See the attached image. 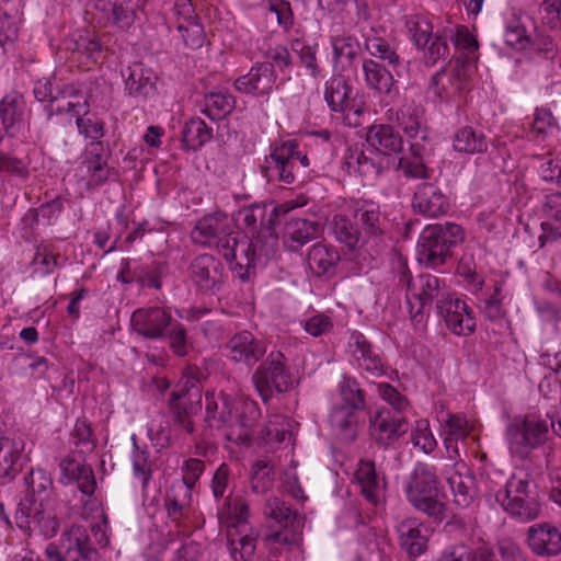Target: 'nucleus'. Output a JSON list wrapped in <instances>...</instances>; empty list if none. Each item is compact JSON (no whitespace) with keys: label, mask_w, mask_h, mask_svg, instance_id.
Here are the masks:
<instances>
[{"label":"nucleus","mask_w":561,"mask_h":561,"mask_svg":"<svg viewBox=\"0 0 561 561\" xmlns=\"http://www.w3.org/2000/svg\"><path fill=\"white\" fill-rule=\"evenodd\" d=\"M192 240L204 247H215L230 263V268L242 280L249 278V270L262 259L273 257L277 251V237L270 234L262 244L261 237L249 243L248 237L233 230L232 219L224 211L202 217L191 232Z\"/></svg>","instance_id":"1"},{"label":"nucleus","mask_w":561,"mask_h":561,"mask_svg":"<svg viewBox=\"0 0 561 561\" xmlns=\"http://www.w3.org/2000/svg\"><path fill=\"white\" fill-rule=\"evenodd\" d=\"M205 422L209 428L222 432L229 442L242 445L249 443L255 417L240 411V402L224 392L205 393Z\"/></svg>","instance_id":"2"},{"label":"nucleus","mask_w":561,"mask_h":561,"mask_svg":"<svg viewBox=\"0 0 561 561\" xmlns=\"http://www.w3.org/2000/svg\"><path fill=\"white\" fill-rule=\"evenodd\" d=\"M438 486L435 467L417 463L407 482L405 494L415 510L440 523L447 517V506Z\"/></svg>","instance_id":"3"},{"label":"nucleus","mask_w":561,"mask_h":561,"mask_svg":"<svg viewBox=\"0 0 561 561\" xmlns=\"http://www.w3.org/2000/svg\"><path fill=\"white\" fill-rule=\"evenodd\" d=\"M463 240L465 231L457 224L428 225L417 240V261L426 267L437 268L451 256L450 250Z\"/></svg>","instance_id":"4"},{"label":"nucleus","mask_w":561,"mask_h":561,"mask_svg":"<svg viewBox=\"0 0 561 561\" xmlns=\"http://www.w3.org/2000/svg\"><path fill=\"white\" fill-rule=\"evenodd\" d=\"M400 280L407 283V299L412 318L421 314L426 308L430 309L433 302L438 309L439 305L453 295L446 284L432 274H421L410 278L404 272Z\"/></svg>","instance_id":"5"},{"label":"nucleus","mask_w":561,"mask_h":561,"mask_svg":"<svg viewBox=\"0 0 561 561\" xmlns=\"http://www.w3.org/2000/svg\"><path fill=\"white\" fill-rule=\"evenodd\" d=\"M263 516L267 523H274L282 529L266 534L264 540L270 543L290 546L297 542L296 533L304 526L305 518L291 506L278 496L272 495L266 499Z\"/></svg>","instance_id":"6"},{"label":"nucleus","mask_w":561,"mask_h":561,"mask_svg":"<svg viewBox=\"0 0 561 561\" xmlns=\"http://www.w3.org/2000/svg\"><path fill=\"white\" fill-rule=\"evenodd\" d=\"M495 499L510 515L522 522L534 520L541 512L536 492L529 489V481L516 476L506 482Z\"/></svg>","instance_id":"7"},{"label":"nucleus","mask_w":561,"mask_h":561,"mask_svg":"<svg viewBox=\"0 0 561 561\" xmlns=\"http://www.w3.org/2000/svg\"><path fill=\"white\" fill-rule=\"evenodd\" d=\"M48 561H96V550L92 547L84 526L73 525L66 529L59 543H48L45 549Z\"/></svg>","instance_id":"8"},{"label":"nucleus","mask_w":561,"mask_h":561,"mask_svg":"<svg viewBox=\"0 0 561 561\" xmlns=\"http://www.w3.org/2000/svg\"><path fill=\"white\" fill-rule=\"evenodd\" d=\"M324 100L332 112L345 114L350 125H358L357 121L366 111L363 95H353L350 80L343 76H334L325 82Z\"/></svg>","instance_id":"9"},{"label":"nucleus","mask_w":561,"mask_h":561,"mask_svg":"<svg viewBox=\"0 0 561 561\" xmlns=\"http://www.w3.org/2000/svg\"><path fill=\"white\" fill-rule=\"evenodd\" d=\"M18 525L30 531L38 530L45 538L54 537L60 523L56 513V501H22L16 511Z\"/></svg>","instance_id":"10"},{"label":"nucleus","mask_w":561,"mask_h":561,"mask_svg":"<svg viewBox=\"0 0 561 561\" xmlns=\"http://www.w3.org/2000/svg\"><path fill=\"white\" fill-rule=\"evenodd\" d=\"M284 356L279 352H272L252 374V382L264 402L274 393L287 391L290 386V376L283 363Z\"/></svg>","instance_id":"11"},{"label":"nucleus","mask_w":561,"mask_h":561,"mask_svg":"<svg viewBox=\"0 0 561 561\" xmlns=\"http://www.w3.org/2000/svg\"><path fill=\"white\" fill-rule=\"evenodd\" d=\"M167 25L175 28L191 49L201 48L205 41V32L191 0H175L167 14Z\"/></svg>","instance_id":"12"},{"label":"nucleus","mask_w":561,"mask_h":561,"mask_svg":"<svg viewBox=\"0 0 561 561\" xmlns=\"http://www.w3.org/2000/svg\"><path fill=\"white\" fill-rule=\"evenodd\" d=\"M296 147L294 141H286L275 147L271 154L265 158L262 173L268 181L291 184L295 181L293 172L295 161L299 160L304 167L309 165L308 157L298 152Z\"/></svg>","instance_id":"13"},{"label":"nucleus","mask_w":561,"mask_h":561,"mask_svg":"<svg viewBox=\"0 0 561 561\" xmlns=\"http://www.w3.org/2000/svg\"><path fill=\"white\" fill-rule=\"evenodd\" d=\"M187 275L191 283L206 294H217L225 283L224 265L210 254L196 256L190 263Z\"/></svg>","instance_id":"14"},{"label":"nucleus","mask_w":561,"mask_h":561,"mask_svg":"<svg viewBox=\"0 0 561 561\" xmlns=\"http://www.w3.org/2000/svg\"><path fill=\"white\" fill-rule=\"evenodd\" d=\"M547 434L548 425L546 421L535 416H526L523 421L510 427L511 449L522 458H525L531 449L545 443Z\"/></svg>","instance_id":"15"},{"label":"nucleus","mask_w":561,"mask_h":561,"mask_svg":"<svg viewBox=\"0 0 561 561\" xmlns=\"http://www.w3.org/2000/svg\"><path fill=\"white\" fill-rule=\"evenodd\" d=\"M409 431L405 415L392 413L389 408H380L369 417V433L374 442L388 447Z\"/></svg>","instance_id":"16"},{"label":"nucleus","mask_w":561,"mask_h":561,"mask_svg":"<svg viewBox=\"0 0 561 561\" xmlns=\"http://www.w3.org/2000/svg\"><path fill=\"white\" fill-rule=\"evenodd\" d=\"M173 319L161 307H146L135 310L130 318L133 330L146 339H160L165 335Z\"/></svg>","instance_id":"17"},{"label":"nucleus","mask_w":561,"mask_h":561,"mask_svg":"<svg viewBox=\"0 0 561 561\" xmlns=\"http://www.w3.org/2000/svg\"><path fill=\"white\" fill-rule=\"evenodd\" d=\"M226 355L238 364L252 367L266 353L265 344L249 331L233 334L225 344Z\"/></svg>","instance_id":"18"},{"label":"nucleus","mask_w":561,"mask_h":561,"mask_svg":"<svg viewBox=\"0 0 561 561\" xmlns=\"http://www.w3.org/2000/svg\"><path fill=\"white\" fill-rule=\"evenodd\" d=\"M202 408V394L198 388L186 392L172 391L170 398V411L172 421L187 434L194 433L192 416L197 414Z\"/></svg>","instance_id":"19"},{"label":"nucleus","mask_w":561,"mask_h":561,"mask_svg":"<svg viewBox=\"0 0 561 561\" xmlns=\"http://www.w3.org/2000/svg\"><path fill=\"white\" fill-rule=\"evenodd\" d=\"M394 115L397 124L409 139L413 141L420 139L422 144H428L425 111L422 105L405 98Z\"/></svg>","instance_id":"20"},{"label":"nucleus","mask_w":561,"mask_h":561,"mask_svg":"<svg viewBox=\"0 0 561 561\" xmlns=\"http://www.w3.org/2000/svg\"><path fill=\"white\" fill-rule=\"evenodd\" d=\"M449 198L434 183H422L417 185L412 208L415 213L428 218H436L447 214L449 210Z\"/></svg>","instance_id":"21"},{"label":"nucleus","mask_w":561,"mask_h":561,"mask_svg":"<svg viewBox=\"0 0 561 561\" xmlns=\"http://www.w3.org/2000/svg\"><path fill=\"white\" fill-rule=\"evenodd\" d=\"M348 348L357 365L371 376H382L386 373L382 356L378 350L357 331L351 333Z\"/></svg>","instance_id":"22"},{"label":"nucleus","mask_w":561,"mask_h":561,"mask_svg":"<svg viewBox=\"0 0 561 561\" xmlns=\"http://www.w3.org/2000/svg\"><path fill=\"white\" fill-rule=\"evenodd\" d=\"M126 93L140 101L156 94L157 75L141 62H135L122 72Z\"/></svg>","instance_id":"23"},{"label":"nucleus","mask_w":561,"mask_h":561,"mask_svg":"<svg viewBox=\"0 0 561 561\" xmlns=\"http://www.w3.org/2000/svg\"><path fill=\"white\" fill-rule=\"evenodd\" d=\"M276 80L274 66L270 62L257 64L250 71L234 81L237 91L256 96L267 95L272 92Z\"/></svg>","instance_id":"24"},{"label":"nucleus","mask_w":561,"mask_h":561,"mask_svg":"<svg viewBox=\"0 0 561 561\" xmlns=\"http://www.w3.org/2000/svg\"><path fill=\"white\" fill-rule=\"evenodd\" d=\"M527 543L539 557H554L561 552V531L549 523L533 525L527 530Z\"/></svg>","instance_id":"25"},{"label":"nucleus","mask_w":561,"mask_h":561,"mask_svg":"<svg viewBox=\"0 0 561 561\" xmlns=\"http://www.w3.org/2000/svg\"><path fill=\"white\" fill-rule=\"evenodd\" d=\"M438 313L444 318L446 325L458 335H467L473 332L476 321L468 310L465 301L451 295L437 309Z\"/></svg>","instance_id":"26"},{"label":"nucleus","mask_w":561,"mask_h":561,"mask_svg":"<svg viewBox=\"0 0 561 561\" xmlns=\"http://www.w3.org/2000/svg\"><path fill=\"white\" fill-rule=\"evenodd\" d=\"M469 83V69L465 65L437 72L433 77V91L444 101L456 98Z\"/></svg>","instance_id":"27"},{"label":"nucleus","mask_w":561,"mask_h":561,"mask_svg":"<svg viewBox=\"0 0 561 561\" xmlns=\"http://www.w3.org/2000/svg\"><path fill=\"white\" fill-rule=\"evenodd\" d=\"M24 448L21 436L0 437V479L11 480L22 470Z\"/></svg>","instance_id":"28"},{"label":"nucleus","mask_w":561,"mask_h":561,"mask_svg":"<svg viewBox=\"0 0 561 561\" xmlns=\"http://www.w3.org/2000/svg\"><path fill=\"white\" fill-rule=\"evenodd\" d=\"M320 214L324 218L322 224L323 233L333 236L339 242L344 243L350 249L359 247L362 231L345 215L334 214L330 217L324 213L323 207H321Z\"/></svg>","instance_id":"29"},{"label":"nucleus","mask_w":561,"mask_h":561,"mask_svg":"<svg viewBox=\"0 0 561 561\" xmlns=\"http://www.w3.org/2000/svg\"><path fill=\"white\" fill-rule=\"evenodd\" d=\"M362 68L365 82L369 89L388 96L398 93L393 76V72L397 70H392L390 67L381 65L375 59H365Z\"/></svg>","instance_id":"30"},{"label":"nucleus","mask_w":561,"mask_h":561,"mask_svg":"<svg viewBox=\"0 0 561 561\" xmlns=\"http://www.w3.org/2000/svg\"><path fill=\"white\" fill-rule=\"evenodd\" d=\"M265 216V207L260 205H251L239 209L234 217L231 219L233 226H238L240 229H243L247 234L252 236V240L249 243L254 241L257 237H261L262 244H265L270 234L276 237L270 227L259 230L264 225Z\"/></svg>","instance_id":"31"},{"label":"nucleus","mask_w":561,"mask_h":561,"mask_svg":"<svg viewBox=\"0 0 561 561\" xmlns=\"http://www.w3.org/2000/svg\"><path fill=\"white\" fill-rule=\"evenodd\" d=\"M367 144L381 154L390 156L399 153L403 149V139L391 125H373L366 133Z\"/></svg>","instance_id":"32"},{"label":"nucleus","mask_w":561,"mask_h":561,"mask_svg":"<svg viewBox=\"0 0 561 561\" xmlns=\"http://www.w3.org/2000/svg\"><path fill=\"white\" fill-rule=\"evenodd\" d=\"M355 478L368 502L378 505L383 500V479L377 474L374 461L360 460Z\"/></svg>","instance_id":"33"},{"label":"nucleus","mask_w":561,"mask_h":561,"mask_svg":"<svg viewBox=\"0 0 561 561\" xmlns=\"http://www.w3.org/2000/svg\"><path fill=\"white\" fill-rule=\"evenodd\" d=\"M422 528L416 518L404 519L398 525L400 546L410 557H419L426 550L427 539Z\"/></svg>","instance_id":"34"},{"label":"nucleus","mask_w":561,"mask_h":561,"mask_svg":"<svg viewBox=\"0 0 561 561\" xmlns=\"http://www.w3.org/2000/svg\"><path fill=\"white\" fill-rule=\"evenodd\" d=\"M26 111V102L20 94L7 95L0 103V121L4 131L13 136L20 129Z\"/></svg>","instance_id":"35"},{"label":"nucleus","mask_w":561,"mask_h":561,"mask_svg":"<svg viewBox=\"0 0 561 561\" xmlns=\"http://www.w3.org/2000/svg\"><path fill=\"white\" fill-rule=\"evenodd\" d=\"M249 505L239 497L228 496L218 510L217 516L221 525L229 530H244L248 528Z\"/></svg>","instance_id":"36"},{"label":"nucleus","mask_w":561,"mask_h":561,"mask_svg":"<svg viewBox=\"0 0 561 561\" xmlns=\"http://www.w3.org/2000/svg\"><path fill=\"white\" fill-rule=\"evenodd\" d=\"M356 411L352 408L334 407L330 413V425L343 442L351 443L357 437L358 420Z\"/></svg>","instance_id":"37"},{"label":"nucleus","mask_w":561,"mask_h":561,"mask_svg":"<svg viewBox=\"0 0 561 561\" xmlns=\"http://www.w3.org/2000/svg\"><path fill=\"white\" fill-rule=\"evenodd\" d=\"M193 494L188 485L183 481H173L167 492L164 506L168 516L179 522L191 506Z\"/></svg>","instance_id":"38"},{"label":"nucleus","mask_w":561,"mask_h":561,"mask_svg":"<svg viewBox=\"0 0 561 561\" xmlns=\"http://www.w3.org/2000/svg\"><path fill=\"white\" fill-rule=\"evenodd\" d=\"M236 107V98L226 90L207 93L204 98L201 112L211 121H220L228 116Z\"/></svg>","instance_id":"39"},{"label":"nucleus","mask_w":561,"mask_h":561,"mask_svg":"<svg viewBox=\"0 0 561 561\" xmlns=\"http://www.w3.org/2000/svg\"><path fill=\"white\" fill-rule=\"evenodd\" d=\"M291 422L283 415H274L266 424L263 434L267 445H283L286 456L293 451Z\"/></svg>","instance_id":"40"},{"label":"nucleus","mask_w":561,"mask_h":561,"mask_svg":"<svg viewBox=\"0 0 561 561\" xmlns=\"http://www.w3.org/2000/svg\"><path fill=\"white\" fill-rule=\"evenodd\" d=\"M228 550L233 561L250 560L256 549V533L249 528L244 530H228Z\"/></svg>","instance_id":"41"},{"label":"nucleus","mask_w":561,"mask_h":561,"mask_svg":"<svg viewBox=\"0 0 561 561\" xmlns=\"http://www.w3.org/2000/svg\"><path fill=\"white\" fill-rule=\"evenodd\" d=\"M453 147L460 153L477 154L488 150L489 141L482 131L465 126L455 133Z\"/></svg>","instance_id":"42"},{"label":"nucleus","mask_w":561,"mask_h":561,"mask_svg":"<svg viewBox=\"0 0 561 561\" xmlns=\"http://www.w3.org/2000/svg\"><path fill=\"white\" fill-rule=\"evenodd\" d=\"M354 217L356 224L360 225L362 233L368 237H378L382 233L380 211L378 206L368 201L356 203Z\"/></svg>","instance_id":"43"},{"label":"nucleus","mask_w":561,"mask_h":561,"mask_svg":"<svg viewBox=\"0 0 561 561\" xmlns=\"http://www.w3.org/2000/svg\"><path fill=\"white\" fill-rule=\"evenodd\" d=\"M25 483L28 492L23 501L55 500L51 496L53 479L44 469L32 470L25 478Z\"/></svg>","instance_id":"44"},{"label":"nucleus","mask_w":561,"mask_h":561,"mask_svg":"<svg viewBox=\"0 0 561 561\" xmlns=\"http://www.w3.org/2000/svg\"><path fill=\"white\" fill-rule=\"evenodd\" d=\"M213 138V128L199 117H193L182 129V141L185 148L197 150Z\"/></svg>","instance_id":"45"},{"label":"nucleus","mask_w":561,"mask_h":561,"mask_svg":"<svg viewBox=\"0 0 561 561\" xmlns=\"http://www.w3.org/2000/svg\"><path fill=\"white\" fill-rule=\"evenodd\" d=\"M364 46L371 57L380 59L383 62L382 65L390 67L392 70H397L402 64L394 47L382 37L366 36Z\"/></svg>","instance_id":"46"},{"label":"nucleus","mask_w":561,"mask_h":561,"mask_svg":"<svg viewBox=\"0 0 561 561\" xmlns=\"http://www.w3.org/2000/svg\"><path fill=\"white\" fill-rule=\"evenodd\" d=\"M343 408L364 410L366 408V393L356 378L343 375L337 385Z\"/></svg>","instance_id":"47"},{"label":"nucleus","mask_w":561,"mask_h":561,"mask_svg":"<svg viewBox=\"0 0 561 561\" xmlns=\"http://www.w3.org/2000/svg\"><path fill=\"white\" fill-rule=\"evenodd\" d=\"M133 440V453H131V465L133 473L135 478L141 482L142 490H146L149 485L153 473V461L150 459V455L147 448H140L137 445L136 435L131 436Z\"/></svg>","instance_id":"48"},{"label":"nucleus","mask_w":561,"mask_h":561,"mask_svg":"<svg viewBox=\"0 0 561 561\" xmlns=\"http://www.w3.org/2000/svg\"><path fill=\"white\" fill-rule=\"evenodd\" d=\"M447 481L454 493V503L461 508L469 507L476 496L473 478L456 472Z\"/></svg>","instance_id":"49"},{"label":"nucleus","mask_w":561,"mask_h":561,"mask_svg":"<svg viewBox=\"0 0 561 561\" xmlns=\"http://www.w3.org/2000/svg\"><path fill=\"white\" fill-rule=\"evenodd\" d=\"M405 26L417 48L425 49L433 35L431 22L423 15L407 16Z\"/></svg>","instance_id":"50"},{"label":"nucleus","mask_w":561,"mask_h":561,"mask_svg":"<svg viewBox=\"0 0 561 561\" xmlns=\"http://www.w3.org/2000/svg\"><path fill=\"white\" fill-rule=\"evenodd\" d=\"M348 170L359 173L363 176L375 178L381 172V167L373 158L366 156L363 150H350L345 157Z\"/></svg>","instance_id":"51"},{"label":"nucleus","mask_w":561,"mask_h":561,"mask_svg":"<svg viewBox=\"0 0 561 561\" xmlns=\"http://www.w3.org/2000/svg\"><path fill=\"white\" fill-rule=\"evenodd\" d=\"M504 39L508 46L515 49H525L529 46L530 37L520 15L513 14L512 18L507 20Z\"/></svg>","instance_id":"52"},{"label":"nucleus","mask_w":561,"mask_h":561,"mask_svg":"<svg viewBox=\"0 0 561 561\" xmlns=\"http://www.w3.org/2000/svg\"><path fill=\"white\" fill-rule=\"evenodd\" d=\"M78 131L87 139H91V147L95 150L101 147L100 139L104 137V123L94 114L80 115L76 119Z\"/></svg>","instance_id":"53"},{"label":"nucleus","mask_w":561,"mask_h":561,"mask_svg":"<svg viewBox=\"0 0 561 561\" xmlns=\"http://www.w3.org/2000/svg\"><path fill=\"white\" fill-rule=\"evenodd\" d=\"M410 150L412 154L420 159L419 161H405L403 159L400 160V167L403 173L413 179H426L428 178V170L426 165L422 162L424 154L427 151V144H421L419 141H412L410 145Z\"/></svg>","instance_id":"54"},{"label":"nucleus","mask_w":561,"mask_h":561,"mask_svg":"<svg viewBox=\"0 0 561 561\" xmlns=\"http://www.w3.org/2000/svg\"><path fill=\"white\" fill-rule=\"evenodd\" d=\"M274 465L272 461L257 460L252 468L251 490L255 494H263L270 490L274 481Z\"/></svg>","instance_id":"55"},{"label":"nucleus","mask_w":561,"mask_h":561,"mask_svg":"<svg viewBox=\"0 0 561 561\" xmlns=\"http://www.w3.org/2000/svg\"><path fill=\"white\" fill-rule=\"evenodd\" d=\"M81 173L89 174V184L91 185H100L104 183L110 175V168L107 165V160L103 156L95 154L92 158H88L84 160L80 168Z\"/></svg>","instance_id":"56"},{"label":"nucleus","mask_w":561,"mask_h":561,"mask_svg":"<svg viewBox=\"0 0 561 561\" xmlns=\"http://www.w3.org/2000/svg\"><path fill=\"white\" fill-rule=\"evenodd\" d=\"M332 48L335 62H341L342 67L352 64V60L357 56L359 51V44L356 38L343 35L332 38Z\"/></svg>","instance_id":"57"},{"label":"nucleus","mask_w":561,"mask_h":561,"mask_svg":"<svg viewBox=\"0 0 561 561\" xmlns=\"http://www.w3.org/2000/svg\"><path fill=\"white\" fill-rule=\"evenodd\" d=\"M424 54L426 65L433 66L439 59H446L449 54L447 30L432 35V39L425 47Z\"/></svg>","instance_id":"58"},{"label":"nucleus","mask_w":561,"mask_h":561,"mask_svg":"<svg viewBox=\"0 0 561 561\" xmlns=\"http://www.w3.org/2000/svg\"><path fill=\"white\" fill-rule=\"evenodd\" d=\"M558 129L557 121L548 108H537L531 123V134L545 138Z\"/></svg>","instance_id":"59"},{"label":"nucleus","mask_w":561,"mask_h":561,"mask_svg":"<svg viewBox=\"0 0 561 561\" xmlns=\"http://www.w3.org/2000/svg\"><path fill=\"white\" fill-rule=\"evenodd\" d=\"M377 390L380 398L391 407L390 410L392 413H401L404 415V412L410 405L407 397L401 394L393 386L387 382L378 383Z\"/></svg>","instance_id":"60"},{"label":"nucleus","mask_w":561,"mask_h":561,"mask_svg":"<svg viewBox=\"0 0 561 561\" xmlns=\"http://www.w3.org/2000/svg\"><path fill=\"white\" fill-rule=\"evenodd\" d=\"M318 278L324 276L327 279L331 278L336 273V264L340 261L339 252L334 249H329L325 245L320 250L318 244Z\"/></svg>","instance_id":"61"},{"label":"nucleus","mask_w":561,"mask_h":561,"mask_svg":"<svg viewBox=\"0 0 561 561\" xmlns=\"http://www.w3.org/2000/svg\"><path fill=\"white\" fill-rule=\"evenodd\" d=\"M448 436L445 438L446 448L451 446V439H465L469 435L467 419L461 414H450L446 420Z\"/></svg>","instance_id":"62"},{"label":"nucleus","mask_w":561,"mask_h":561,"mask_svg":"<svg viewBox=\"0 0 561 561\" xmlns=\"http://www.w3.org/2000/svg\"><path fill=\"white\" fill-rule=\"evenodd\" d=\"M411 439L414 446L420 447L425 454L432 453L437 445L426 420L417 421L416 427L412 432Z\"/></svg>","instance_id":"63"},{"label":"nucleus","mask_w":561,"mask_h":561,"mask_svg":"<svg viewBox=\"0 0 561 561\" xmlns=\"http://www.w3.org/2000/svg\"><path fill=\"white\" fill-rule=\"evenodd\" d=\"M541 22L550 28L561 26V0H541L539 4Z\"/></svg>","instance_id":"64"}]
</instances>
